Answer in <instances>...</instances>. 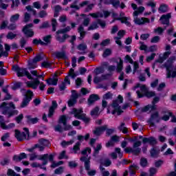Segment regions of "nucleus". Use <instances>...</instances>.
<instances>
[{
	"label": "nucleus",
	"mask_w": 176,
	"mask_h": 176,
	"mask_svg": "<svg viewBox=\"0 0 176 176\" xmlns=\"http://www.w3.org/2000/svg\"><path fill=\"white\" fill-rule=\"evenodd\" d=\"M30 162H34L35 159H37L38 160H41L43 162V166H46L47 164V157H49L48 153L40 155H38L35 153H32L30 155Z\"/></svg>",
	"instance_id": "nucleus-11"
},
{
	"label": "nucleus",
	"mask_w": 176,
	"mask_h": 176,
	"mask_svg": "<svg viewBox=\"0 0 176 176\" xmlns=\"http://www.w3.org/2000/svg\"><path fill=\"white\" fill-rule=\"evenodd\" d=\"M113 94L111 93L110 91H108L102 96V100H111L112 98Z\"/></svg>",
	"instance_id": "nucleus-52"
},
{
	"label": "nucleus",
	"mask_w": 176,
	"mask_h": 176,
	"mask_svg": "<svg viewBox=\"0 0 176 176\" xmlns=\"http://www.w3.org/2000/svg\"><path fill=\"white\" fill-rule=\"evenodd\" d=\"M55 156L56 154L54 153L48 154L47 163H49V162L52 163L50 165L51 168H56V167H58L59 166L64 164V161H58V162H56V161H54Z\"/></svg>",
	"instance_id": "nucleus-14"
},
{
	"label": "nucleus",
	"mask_w": 176,
	"mask_h": 176,
	"mask_svg": "<svg viewBox=\"0 0 176 176\" xmlns=\"http://www.w3.org/2000/svg\"><path fill=\"white\" fill-rule=\"evenodd\" d=\"M160 101V98L159 96H155L153 98V100L151 102V104H147L144 106V107H142L141 109H138V111H141L143 113L145 112H148V111L150 110V112H153V111H156L157 109V107L156 106V104Z\"/></svg>",
	"instance_id": "nucleus-5"
},
{
	"label": "nucleus",
	"mask_w": 176,
	"mask_h": 176,
	"mask_svg": "<svg viewBox=\"0 0 176 176\" xmlns=\"http://www.w3.org/2000/svg\"><path fill=\"white\" fill-rule=\"evenodd\" d=\"M144 96L147 97V98H152V97H155L156 96V93L153 91H147Z\"/></svg>",
	"instance_id": "nucleus-45"
},
{
	"label": "nucleus",
	"mask_w": 176,
	"mask_h": 176,
	"mask_svg": "<svg viewBox=\"0 0 176 176\" xmlns=\"http://www.w3.org/2000/svg\"><path fill=\"white\" fill-rule=\"evenodd\" d=\"M100 164H102V166H104V167H109L112 164V162L109 159H106L102 161V159L100 160Z\"/></svg>",
	"instance_id": "nucleus-33"
},
{
	"label": "nucleus",
	"mask_w": 176,
	"mask_h": 176,
	"mask_svg": "<svg viewBox=\"0 0 176 176\" xmlns=\"http://www.w3.org/2000/svg\"><path fill=\"white\" fill-rule=\"evenodd\" d=\"M23 159H27V154H25V153H21L19 155H14L12 157L13 162H21Z\"/></svg>",
	"instance_id": "nucleus-26"
},
{
	"label": "nucleus",
	"mask_w": 176,
	"mask_h": 176,
	"mask_svg": "<svg viewBox=\"0 0 176 176\" xmlns=\"http://www.w3.org/2000/svg\"><path fill=\"white\" fill-rule=\"evenodd\" d=\"M176 57L175 56H170L168 60L167 63H165L164 64V67L166 68V78L168 79H170V78H175L176 77V68L175 69V71H173V68L174 67L173 66V63L175 61Z\"/></svg>",
	"instance_id": "nucleus-2"
},
{
	"label": "nucleus",
	"mask_w": 176,
	"mask_h": 176,
	"mask_svg": "<svg viewBox=\"0 0 176 176\" xmlns=\"http://www.w3.org/2000/svg\"><path fill=\"white\" fill-rule=\"evenodd\" d=\"M80 162H84L85 168L87 171L90 170V158H87L86 156H82L80 158Z\"/></svg>",
	"instance_id": "nucleus-25"
},
{
	"label": "nucleus",
	"mask_w": 176,
	"mask_h": 176,
	"mask_svg": "<svg viewBox=\"0 0 176 176\" xmlns=\"http://www.w3.org/2000/svg\"><path fill=\"white\" fill-rule=\"evenodd\" d=\"M99 111L100 108L98 107H95L94 109L91 111V116H97L98 115Z\"/></svg>",
	"instance_id": "nucleus-54"
},
{
	"label": "nucleus",
	"mask_w": 176,
	"mask_h": 176,
	"mask_svg": "<svg viewBox=\"0 0 176 176\" xmlns=\"http://www.w3.org/2000/svg\"><path fill=\"white\" fill-rule=\"evenodd\" d=\"M111 54H112V50H111L109 48H107L104 51L102 57L103 58H107V57L111 56Z\"/></svg>",
	"instance_id": "nucleus-43"
},
{
	"label": "nucleus",
	"mask_w": 176,
	"mask_h": 176,
	"mask_svg": "<svg viewBox=\"0 0 176 176\" xmlns=\"http://www.w3.org/2000/svg\"><path fill=\"white\" fill-rule=\"evenodd\" d=\"M21 85H23L21 82H17L14 83V85L12 87V90H17L20 89V87H21Z\"/></svg>",
	"instance_id": "nucleus-61"
},
{
	"label": "nucleus",
	"mask_w": 176,
	"mask_h": 176,
	"mask_svg": "<svg viewBox=\"0 0 176 176\" xmlns=\"http://www.w3.org/2000/svg\"><path fill=\"white\" fill-rule=\"evenodd\" d=\"M123 69V60L122 58H120V62L117 64L116 71L118 73L122 72Z\"/></svg>",
	"instance_id": "nucleus-36"
},
{
	"label": "nucleus",
	"mask_w": 176,
	"mask_h": 176,
	"mask_svg": "<svg viewBox=\"0 0 176 176\" xmlns=\"http://www.w3.org/2000/svg\"><path fill=\"white\" fill-rule=\"evenodd\" d=\"M90 138V133H87L85 136L82 135H78L77 136V139L78 141H83L85 140V141H87Z\"/></svg>",
	"instance_id": "nucleus-39"
},
{
	"label": "nucleus",
	"mask_w": 176,
	"mask_h": 176,
	"mask_svg": "<svg viewBox=\"0 0 176 176\" xmlns=\"http://www.w3.org/2000/svg\"><path fill=\"white\" fill-rule=\"evenodd\" d=\"M39 83L41 81L38 78H34V81H28L26 82L27 87H31L34 90H36L38 89V86H39Z\"/></svg>",
	"instance_id": "nucleus-19"
},
{
	"label": "nucleus",
	"mask_w": 176,
	"mask_h": 176,
	"mask_svg": "<svg viewBox=\"0 0 176 176\" xmlns=\"http://www.w3.org/2000/svg\"><path fill=\"white\" fill-rule=\"evenodd\" d=\"M127 141H129V142H133V148L131 147H126L124 149L125 153H132V155H134L135 156H138L140 153H141V145H142V142L141 141L138 140V137L134 136L133 138H126Z\"/></svg>",
	"instance_id": "nucleus-1"
},
{
	"label": "nucleus",
	"mask_w": 176,
	"mask_h": 176,
	"mask_svg": "<svg viewBox=\"0 0 176 176\" xmlns=\"http://www.w3.org/2000/svg\"><path fill=\"white\" fill-rule=\"evenodd\" d=\"M63 173H64V167L63 166H59L54 170V174H56V175H61Z\"/></svg>",
	"instance_id": "nucleus-48"
},
{
	"label": "nucleus",
	"mask_w": 176,
	"mask_h": 176,
	"mask_svg": "<svg viewBox=\"0 0 176 176\" xmlns=\"http://www.w3.org/2000/svg\"><path fill=\"white\" fill-rule=\"evenodd\" d=\"M78 97H80V94H78L76 90H72L71 98L78 100Z\"/></svg>",
	"instance_id": "nucleus-55"
},
{
	"label": "nucleus",
	"mask_w": 176,
	"mask_h": 176,
	"mask_svg": "<svg viewBox=\"0 0 176 176\" xmlns=\"http://www.w3.org/2000/svg\"><path fill=\"white\" fill-rule=\"evenodd\" d=\"M98 28V25L97 22H94L91 25H90L87 29L88 31H93L94 30H97Z\"/></svg>",
	"instance_id": "nucleus-49"
},
{
	"label": "nucleus",
	"mask_w": 176,
	"mask_h": 176,
	"mask_svg": "<svg viewBox=\"0 0 176 176\" xmlns=\"http://www.w3.org/2000/svg\"><path fill=\"white\" fill-rule=\"evenodd\" d=\"M12 69L15 72H16V75L18 78H23V76H26L28 79L32 80L34 79L30 72L27 71V68H21L19 67L17 65H14L12 66Z\"/></svg>",
	"instance_id": "nucleus-3"
},
{
	"label": "nucleus",
	"mask_w": 176,
	"mask_h": 176,
	"mask_svg": "<svg viewBox=\"0 0 176 176\" xmlns=\"http://www.w3.org/2000/svg\"><path fill=\"white\" fill-rule=\"evenodd\" d=\"M43 60V56L41 54H36L33 59L28 60V69H35L38 67V63Z\"/></svg>",
	"instance_id": "nucleus-9"
},
{
	"label": "nucleus",
	"mask_w": 176,
	"mask_h": 176,
	"mask_svg": "<svg viewBox=\"0 0 176 176\" xmlns=\"http://www.w3.org/2000/svg\"><path fill=\"white\" fill-rule=\"evenodd\" d=\"M73 151L75 154L78 153V151H80V142H77L73 146Z\"/></svg>",
	"instance_id": "nucleus-44"
},
{
	"label": "nucleus",
	"mask_w": 176,
	"mask_h": 176,
	"mask_svg": "<svg viewBox=\"0 0 176 176\" xmlns=\"http://www.w3.org/2000/svg\"><path fill=\"white\" fill-rule=\"evenodd\" d=\"M1 166H9L10 164V159L8 157H4L3 160L0 162Z\"/></svg>",
	"instance_id": "nucleus-40"
},
{
	"label": "nucleus",
	"mask_w": 176,
	"mask_h": 176,
	"mask_svg": "<svg viewBox=\"0 0 176 176\" xmlns=\"http://www.w3.org/2000/svg\"><path fill=\"white\" fill-rule=\"evenodd\" d=\"M78 33L80 34V37H78V39H80V41H82V39H85L86 34H87V32L85 31V28H83V25H82L78 27Z\"/></svg>",
	"instance_id": "nucleus-27"
},
{
	"label": "nucleus",
	"mask_w": 176,
	"mask_h": 176,
	"mask_svg": "<svg viewBox=\"0 0 176 176\" xmlns=\"http://www.w3.org/2000/svg\"><path fill=\"white\" fill-rule=\"evenodd\" d=\"M68 76H71L72 79H75L78 75L75 74V69L71 68L69 71Z\"/></svg>",
	"instance_id": "nucleus-56"
},
{
	"label": "nucleus",
	"mask_w": 176,
	"mask_h": 176,
	"mask_svg": "<svg viewBox=\"0 0 176 176\" xmlns=\"http://www.w3.org/2000/svg\"><path fill=\"white\" fill-rule=\"evenodd\" d=\"M41 67L42 68H52V63L49 61L44 60L41 63Z\"/></svg>",
	"instance_id": "nucleus-53"
},
{
	"label": "nucleus",
	"mask_w": 176,
	"mask_h": 176,
	"mask_svg": "<svg viewBox=\"0 0 176 176\" xmlns=\"http://www.w3.org/2000/svg\"><path fill=\"white\" fill-rule=\"evenodd\" d=\"M78 102V99H75L74 98H70L67 101V105L69 108L72 107H75V104Z\"/></svg>",
	"instance_id": "nucleus-35"
},
{
	"label": "nucleus",
	"mask_w": 176,
	"mask_h": 176,
	"mask_svg": "<svg viewBox=\"0 0 176 176\" xmlns=\"http://www.w3.org/2000/svg\"><path fill=\"white\" fill-rule=\"evenodd\" d=\"M72 115H74L76 118H78L80 120H82L86 124L90 123V118L86 117V114L83 113V110L82 109L73 108ZM83 113V114H82Z\"/></svg>",
	"instance_id": "nucleus-6"
},
{
	"label": "nucleus",
	"mask_w": 176,
	"mask_h": 176,
	"mask_svg": "<svg viewBox=\"0 0 176 176\" xmlns=\"http://www.w3.org/2000/svg\"><path fill=\"white\" fill-rule=\"evenodd\" d=\"M140 164L141 167H142L143 168H145V167H147L148 164V160L145 157H142L140 159Z\"/></svg>",
	"instance_id": "nucleus-37"
},
{
	"label": "nucleus",
	"mask_w": 176,
	"mask_h": 176,
	"mask_svg": "<svg viewBox=\"0 0 176 176\" xmlns=\"http://www.w3.org/2000/svg\"><path fill=\"white\" fill-rule=\"evenodd\" d=\"M165 30H166V28L163 29V28L162 27H158L154 30V32H155V34H158V35H162V34L164 32Z\"/></svg>",
	"instance_id": "nucleus-51"
},
{
	"label": "nucleus",
	"mask_w": 176,
	"mask_h": 176,
	"mask_svg": "<svg viewBox=\"0 0 176 176\" xmlns=\"http://www.w3.org/2000/svg\"><path fill=\"white\" fill-rule=\"evenodd\" d=\"M26 93L30 95H25V97L23 98L22 102L21 103L20 108H25L26 107H28V104L32 100V97L34 96V92L30 89H28Z\"/></svg>",
	"instance_id": "nucleus-13"
},
{
	"label": "nucleus",
	"mask_w": 176,
	"mask_h": 176,
	"mask_svg": "<svg viewBox=\"0 0 176 176\" xmlns=\"http://www.w3.org/2000/svg\"><path fill=\"white\" fill-rule=\"evenodd\" d=\"M114 20H117V21H120L122 24H126L127 27H130L131 25V23L128 21L129 19L127 18V16L118 17L116 19H114Z\"/></svg>",
	"instance_id": "nucleus-28"
},
{
	"label": "nucleus",
	"mask_w": 176,
	"mask_h": 176,
	"mask_svg": "<svg viewBox=\"0 0 176 176\" xmlns=\"http://www.w3.org/2000/svg\"><path fill=\"white\" fill-rule=\"evenodd\" d=\"M23 119H24V115L23 113L19 114L15 118V120L18 124H20V123H21Z\"/></svg>",
	"instance_id": "nucleus-59"
},
{
	"label": "nucleus",
	"mask_w": 176,
	"mask_h": 176,
	"mask_svg": "<svg viewBox=\"0 0 176 176\" xmlns=\"http://www.w3.org/2000/svg\"><path fill=\"white\" fill-rule=\"evenodd\" d=\"M38 142L40 145H43L44 147L49 146L50 145V142L49 141V140H46L45 138L39 139Z\"/></svg>",
	"instance_id": "nucleus-34"
},
{
	"label": "nucleus",
	"mask_w": 176,
	"mask_h": 176,
	"mask_svg": "<svg viewBox=\"0 0 176 176\" xmlns=\"http://www.w3.org/2000/svg\"><path fill=\"white\" fill-rule=\"evenodd\" d=\"M107 127V124L100 126H97L96 128H95V130L93 131V134L94 135H96V137H100V135H101V134H102V133L105 131Z\"/></svg>",
	"instance_id": "nucleus-20"
},
{
	"label": "nucleus",
	"mask_w": 176,
	"mask_h": 176,
	"mask_svg": "<svg viewBox=\"0 0 176 176\" xmlns=\"http://www.w3.org/2000/svg\"><path fill=\"white\" fill-rule=\"evenodd\" d=\"M32 27H34V23H28L22 28V32L26 38H33L35 35V32H34Z\"/></svg>",
	"instance_id": "nucleus-10"
},
{
	"label": "nucleus",
	"mask_w": 176,
	"mask_h": 176,
	"mask_svg": "<svg viewBox=\"0 0 176 176\" xmlns=\"http://www.w3.org/2000/svg\"><path fill=\"white\" fill-rule=\"evenodd\" d=\"M170 19H171V13L163 14L160 19V21L163 25H170Z\"/></svg>",
	"instance_id": "nucleus-17"
},
{
	"label": "nucleus",
	"mask_w": 176,
	"mask_h": 176,
	"mask_svg": "<svg viewBox=\"0 0 176 176\" xmlns=\"http://www.w3.org/2000/svg\"><path fill=\"white\" fill-rule=\"evenodd\" d=\"M52 31L53 32H55L57 28V20L56 19H52Z\"/></svg>",
	"instance_id": "nucleus-62"
},
{
	"label": "nucleus",
	"mask_w": 176,
	"mask_h": 176,
	"mask_svg": "<svg viewBox=\"0 0 176 176\" xmlns=\"http://www.w3.org/2000/svg\"><path fill=\"white\" fill-rule=\"evenodd\" d=\"M129 174L130 175H135V170L131 168H135L136 170L138 168V166H137L135 164H133L129 166Z\"/></svg>",
	"instance_id": "nucleus-38"
},
{
	"label": "nucleus",
	"mask_w": 176,
	"mask_h": 176,
	"mask_svg": "<svg viewBox=\"0 0 176 176\" xmlns=\"http://www.w3.org/2000/svg\"><path fill=\"white\" fill-rule=\"evenodd\" d=\"M43 44L42 46H47V45H50L52 43V35L48 34L47 36H45L43 38Z\"/></svg>",
	"instance_id": "nucleus-29"
},
{
	"label": "nucleus",
	"mask_w": 176,
	"mask_h": 176,
	"mask_svg": "<svg viewBox=\"0 0 176 176\" xmlns=\"http://www.w3.org/2000/svg\"><path fill=\"white\" fill-rule=\"evenodd\" d=\"M50 27V24H49V21H44L43 23L38 27L39 30H46Z\"/></svg>",
	"instance_id": "nucleus-42"
},
{
	"label": "nucleus",
	"mask_w": 176,
	"mask_h": 176,
	"mask_svg": "<svg viewBox=\"0 0 176 176\" xmlns=\"http://www.w3.org/2000/svg\"><path fill=\"white\" fill-rule=\"evenodd\" d=\"M102 149V145L101 144H97L96 147L94 148L93 156L94 157H97V155L98 153H100V151Z\"/></svg>",
	"instance_id": "nucleus-32"
},
{
	"label": "nucleus",
	"mask_w": 176,
	"mask_h": 176,
	"mask_svg": "<svg viewBox=\"0 0 176 176\" xmlns=\"http://www.w3.org/2000/svg\"><path fill=\"white\" fill-rule=\"evenodd\" d=\"M45 81L50 86L52 85L53 86H57V83H58V78H50L48 80H46Z\"/></svg>",
	"instance_id": "nucleus-30"
},
{
	"label": "nucleus",
	"mask_w": 176,
	"mask_h": 176,
	"mask_svg": "<svg viewBox=\"0 0 176 176\" xmlns=\"http://www.w3.org/2000/svg\"><path fill=\"white\" fill-rule=\"evenodd\" d=\"M32 43H33V45H35L36 46H38V45H41V46H42V44H43V43L41 38H39V39L34 38L32 41Z\"/></svg>",
	"instance_id": "nucleus-63"
},
{
	"label": "nucleus",
	"mask_w": 176,
	"mask_h": 176,
	"mask_svg": "<svg viewBox=\"0 0 176 176\" xmlns=\"http://www.w3.org/2000/svg\"><path fill=\"white\" fill-rule=\"evenodd\" d=\"M158 10L162 13H166L168 12V6L166 3H162L160 6Z\"/></svg>",
	"instance_id": "nucleus-31"
},
{
	"label": "nucleus",
	"mask_w": 176,
	"mask_h": 176,
	"mask_svg": "<svg viewBox=\"0 0 176 176\" xmlns=\"http://www.w3.org/2000/svg\"><path fill=\"white\" fill-rule=\"evenodd\" d=\"M67 151H63L58 157L59 160H63V159H68V155H66Z\"/></svg>",
	"instance_id": "nucleus-47"
},
{
	"label": "nucleus",
	"mask_w": 176,
	"mask_h": 176,
	"mask_svg": "<svg viewBox=\"0 0 176 176\" xmlns=\"http://www.w3.org/2000/svg\"><path fill=\"white\" fill-rule=\"evenodd\" d=\"M148 172L150 176H153L156 174V173H157V169L155 167H151L149 168Z\"/></svg>",
	"instance_id": "nucleus-64"
},
{
	"label": "nucleus",
	"mask_w": 176,
	"mask_h": 176,
	"mask_svg": "<svg viewBox=\"0 0 176 176\" xmlns=\"http://www.w3.org/2000/svg\"><path fill=\"white\" fill-rule=\"evenodd\" d=\"M19 19H20V14H15L11 16L10 21H11V23H16V21H17V20H19Z\"/></svg>",
	"instance_id": "nucleus-58"
},
{
	"label": "nucleus",
	"mask_w": 176,
	"mask_h": 176,
	"mask_svg": "<svg viewBox=\"0 0 176 176\" xmlns=\"http://www.w3.org/2000/svg\"><path fill=\"white\" fill-rule=\"evenodd\" d=\"M111 107L113 109L111 111V115H115L116 113H117L118 116H120V115L123 113L122 107H120V105H119V102H118V100H113V102L111 104Z\"/></svg>",
	"instance_id": "nucleus-15"
},
{
	"label": "nucleus",
	"mask_w": 176,
	"mask_h": 176,
	"mask_svg": "<svg viewBox=\"0 0 176 176\" xmlns=\"http://www.w3.org/2000/svg\"><path fill=\"white\" fill-rule=\"evenodd\" d=\"M67 121V116L63 115L59 118L58 123L59 124L62 123L63 124V126H65Z\"/></svg>",
	"instance_id": "nucleus-41"
},
{
	"label": "nucleus",
	"mask_w": 176,
	"mask_h": 176,
	"mask_svg": "<svg viewBox=\"0 0 176 176\" xmlns=\"http://www.w3.org/2000/svg\"><path fill=\"white\" fill-rule=\"evenodd\" d=\"M143 144H149L151 146H155V145H157V140H156L153 136L144 138Z\"/></svg>",
	"instance_id": "nucleus-18"
},
{
	"label": "nucleus",
	"mask_w": 176,
	"mask_h": 176,
	"mask_svg": "<svg viewBox=\"0 0 176 176\" xmlns=\"http://www.w3.org/2000/svg\"><path fill=\"white\" fill-rule=\"evenodd\" d=\"M8 103L3 102L0 104V108H3L2 114L8 115L7 118L10 119L14 115H19V111L17 110H11L10 107H8Z\"/></svg>",
	"instance_id": "nucleus-8"
},
{
	"label": "nucleus",
	"mask_w": 176,
	"mask_h": 176,
	"mask_svg": "<svg viewBox=\"0 0 176 176\" xmlns=\"http://www.w3.org/2000/svg\"><path fill=\"white\" fill-rule=\"evenodd\" d=\"M77 49H78V50H81L82 52H85V50H86V49H87V45L85 43H81L77 46Z\"/></svg>",
	"instance_id": "nucleus-60"
},
{
	"label": "nucleus",
	"mask_w": 176,
	"mask_h": 176,
	"mask_svg": "<svg viewBox=\"0 0 176 176\" xmlns=\"http://www.w3.org/2000/svg\"><path fill=\"white\" fill-rule=\"evenodd\" d=\"M54 56L58 60H68V56H67L65 51L56 52Z\"/></svg>",
	"instance_id": "nucleus-22"
},
{
	"label": "nucleus",
	"mask_w": 176,
	"mask_h": 176,
	"mask_svg": "<svg viewBox=\"0 0 176 176\" xmlns=\"http://www.w3.org/2000/svg\"><path fill=\"white\" fill-rule=\"evenodd\" d=\"M160 122V116L159 115V111H155L152 113L150 118L147 120V123L151 126V127H155L156 126L155 123H159Z\"/></svg>",
	"instance_id": "nucleus-12"
},
{
	"label": "nucleus",
	"mask_w": 176,
	"mask_h": 176,
	"mask_svg": "<svg viewBox=\"0 0 176 176\" xmlns=\"http://www.w3.org/2000/svg\"><path fill=\"white\" fill-rule=\"evenodd\" d=\"M71 31V26H67L66 28L63 29L58 30L56 32V34H58L56 36V41L59 42V43H64L68 38H69V35L67 34V32H69ZM58 34H64L63 36L58 35Z\"/></svg>",
	"instance_id": "nucleus-7"
},
{
	"label": "nucleus",
	"mask_w": 176,
	"mask_h": 176,
	"mask_svg": "<svg viewBox=\"0 0 176 176\" xmlns=\"http://www.w3.org/2000/svg\"><path fill=\"white\" fill-rule=\"evenodd\" d=\"M16 36H17V34H16L12 32H9L8 33V34L6 35L7 39H10L11 41L14 39V38H16Z\"/></svg>",
	"instance_id": "nucleus-57"
},
{
	"label": "nucleus",
	"mask_w": 176,
	"mask_h": 176,
	"mask_svg": "<svg viewBox=\"0 0 176 176\" xmlns=\"http://www.w3.org/2000/svg\"><path fill=\"white\" fill-rule=\"evenodd\" d=\"M105 131H106V135H107V137H109L115 133V128L108 129V125H107V129L105 130Z\"/></svg>",
	"instance_id": "nucleus-50"
},
{
	"label": "nucleus",
	"mask_w": 176,
	"mask_h": 176,
	"mask_svg": "<svg viewBox=\"0 0 176 176\" xmlns=\"http://www.w3.org/2000/svg\"><path fill=\"white\" fill-rule=\"evenodd\" d=\"M25 132H21L19 129L15 130V138L17 141L21 142L23 140H31L32 137L30 135V129L28 128H23Z\"/></svg>",
	"instance_id": "nucleus-4"
},
{
	"label": "nucleus",
	"mask_w": 176,
	"mask_h": 176,
	"mask_svg": "<svg viewBox=\"0 0 176 176\" xmlns=\"http://www.w3.org/2000/svg\"><path fill=\"white\" fill-rule=\"evenodd\" d=\"M111 5H112L115 9H118L120 5V0H111Z\"/></svg>",
	"instance_id": "nucleus-46"
},
{
	"label": "nucleus",
	"mask_w": 176,
	"mask_h": 176,
	"mask_svg": "<svg viewBox=\"0 0 176 176\" xmlns=\"http://www.w3.org/2000/svg\"><path fill=\"white\" fill-rule=\"evenodd\" d=\"M100 100V96L96 94H93L89 96L88 98V105L89 107H91V105H93L94 104L95 101H98Z\"/></svg>",
	"instance_id": "nucleus-23"
},
{
	"label": "nucleus",
	"mask_w": 176,
	"mask_h": 176,
	"mask_svg": "<svg viewBox=\"0 0 176 176\" xmlns=\"http://www.w3.org/2000/svg\"><path fill=\"white\" fill-rule=\"evenodd\" d=\"M25 118L27 119L26 122L28 124H36L39 122L38 118H32V116L30 115L25 116Z\"/></svg>",
	"instance_id": "nucleus-24"
},
{
	"label": "nucleus",
	"mask_w": 176,
	"mask_h": 176,
	"mask_svg": "<svg viewBox=\"0 0 176 176\" xmlns=\"http://www.w3.org/2000/svg\"><path fill=\"white\" fill-rule=\"evenodd\" d=\"M58 107V104H57V101L52 100V106L49 108V110H48L47 118H53V116L54 115V111L57 109Z\"/></svg>",
	"instance_id": "nucleus-16"
},
{
	"label": "nucleus",
	"mask_w": 176,
	"mask_h": 176,
	"mask_svg": "<svg viewBox=\"0 0 176 176\" xmlns=\"http://www.w3.org/2000/svg\"><path fill=\"white\" fill-rule=\"evenodd\" d=\"M151 157L153 159H157L160 155V149L157 148L156 146H153L150 149Z\"/></svg>",
	"instance_id": "nucleus-21"
}]
</instances>
